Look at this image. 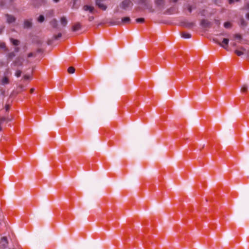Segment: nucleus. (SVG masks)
Here are the masks:
<instances>
[{"label":"nucleus","instance_id":"obj_1","mask_svg":"<svg viewBox=\"0 0 249 249\" xmlns=\"http://www.w3.org/2000/svg\"><path fill=\"white\" fill-rule=\"evenodd\" d=\"M216 36L218 37L213 38V41L221 47L227 49L229 42V39L228 38V35L226 33H223Z\"/></svg>","mask_w":249,"mask_h":249},{"label":"nucleus","instance_id":"obj_2","mask_svg":"<svg viewBox=\"0 0 249 249\" xmlns=\"http://www.w3.org/2000/svg\"><path fill=\"white\" fill-rule=\"evenodd\" d=\"M154 4L158 11H162L165 8L166 1L165 0H154Z\"/></svg>","mask_w":249,"mask_h":249},{"label":"nucleus","instance_id":"obj_3","mask_svg":"<svg viewBox=\"0 0 249 249\" xmlns=\"http://www.w3.org/2000/svg\"><path fill=\"white\" fill-rule=\"evenodd\" d=\"M131 19L129 17H126L123 18L121 20L119 19L116 21L112 20L110 22V23L112 25H121L123 23H129Z\"/></svg>","mask_w":249,"mask_h":249},{"label":"nucleus","instance_id":"obj_4","mask_svg":"<svg viewBox=\"0 0 249 249\" xmlns=\"http://www.w3.org/2000/svg\"><path fill=\"white\" fill-rule=\"evenodd\" d=\"M132 6L133 3L130 0H124L120 4V7L124 10H127L128 8Z\"/></svg>","mask_w":249,"mask_h":249},{"label":"nucleus","instance_id":"obj_5","mask_svg":"<svg viewBox=\"0 0 249 249\" xmlns=\"http://www.w3.org/2000/svg\"><path fill=\"white\" fill-rule=\"evenodd\" d=\"M8 245V241L6 236L1 238L0 240V249H5Z\"/></svg>","mask_w":249,"mask_h":249},{"label":"nucleus","instance_id":"obj_6","mask_svg":"<svg viewBox=\"0 0 249 249\" xmlns=\"http://www.w3.org/2000/svg\"><path fill=\"white\" fill-rule=\"evenodd\" d=\"M23 62V58L21 57H17L13 62L12 65H14V66H20L22 65Z\"/></svg>","mask_w":249,"mask_h":249},{"label":"nucleus","instance_id":"obj_7","mask_svg":"<svg viewBox=\"0 0 249 249\" xmlns=\"http://www.w3.org/2000/svg\"><path fill=\"white\" fill-rule=\"evenodd\" d=\"M5 17H6L7 22L9 24L15 22L16 20V18L12 15L6 14Z\"/></svg>","mask_w":249,"mask_h":249},{"label":"nucleus","instance_id":"obj_8","mask_svg":"<svg viewBox=\"0 0 249 249\" xmlns=\"http://www.w3.org/2000/svg\"><path fill=\"white\" fill-rule=\"evenodd\" d=\"M181 26L188 28V29H191L195 25V24L194 22H188L187 21H182L181 22Z\"/></svg>","mask_w":249,"mask_h":249},{"label":"nucleus","instance_id":"obj_9","mask_svg":"<svg viewBox=\"0 0 249 249\" xmlns=\"http://www.w3.org/2000/svg\"><path fill=\"white\" fill-rule=\"evenodd\" d=\"M33 23L32 19L25 20L23 23V28L25 29H30L32 27Z\"/></svg>","mask_w":249,"mask_h":249},{"label":"nucleus","instance_id":"obj_10","mask_svg":"<svg viewBox=\"0 0 249 249\" xmlns=\"http://www.w3.org/2000/svg\"><path fill=\"white\" fill-rule=\"evenodd\" d=\"M200 25L203 28H209L212 25V23L206 19H202L200 22Z\"/></svg>","mask_w":249,"mask_h":249},{"label":"nucleus","instance_id":"obj_11","mask_svg":"<svg viewBox=\"0 0 249 249\" xmlns=\"http://www.w3.org/2000/svg\"><path fill=\"white\" fill-rule=\"evenodd\" d=\"M98 118V114L95 113H91L89 114L88 119L89 121H94L97 120Z\"/></svg>","mask_w":249,"mask_h":249},{"label":"nucleus","instance_id":"obj_12","mask_svg":"<svg viewBox=\"0 0 249 249\" xmlns=\"http://www.w3.org/2000/svg\"><path fill=\"white\" fill-rule=\"evenodd\" d=\"M68 21L66 17L63 16L61 18L60 23L63 27H66L68 24Z\"/></svg>","mask_w":249,"mask_h":249},{"label":"nucleus","instance_id":"obj_13","mask_svg":"<svg viewBox=\"0 0 249 249\" xmlns=\"http://www.w3.org/2000/svg\"><path fill=\"white\" fill-rule=\"evenodd\" d=\"M83 9L85 11H89V12L91 13H93L94 11V8L93 6H90L87 5L84 6Z\"/></svg>","mask_w":249,"mask_h":249},{"label":"nucleus","instance_id":"obj_14","mask_svg":"<svg viewBox=\"0 0 249 249\" xmlns=\"http://www.w3.org/2000/svg\"><path fill=\"white\" fill-rule=\"evenodd\" d=\"M33 4L35 7H39L43 2L44 0H39L38 1L37 0H32Z\"/></svg>","mask_w":249,"mask_h":249},{"label":"nucleus","instance_id":"obj_15","mask_svg":"<svg viewBox=\"0 0 249 249\" xmlns=\"http://www.w3.org/2000/svg\"><path fill=\"white\" fill-rule=\"evenodd\" d=\"M50 23L51 25L54 28H58V22L57 20L54 18L52 19L50 22Z\"/></svg>","mask_w":249,"mask_h":249},{"label":"nucleus","instance_id":"obj_16","mask_svg":"<svg viewBox=\"0 0 249 249\" xmlns=\"http://www.w3.org/2000/svg\"><path fill=\"white\" fill-rule=\"evenodd\" d=\"M81 29V25L79 22L76 23L72 26V30L73 32H76Z\"/></svg>","mask_w":249,"mask_h":249},{"label":"nucleus","instance_id":"obj_17","mask_svg":"<svg viewBox=\"0 0 249 249\" xmlns=\"http://www.w3.org/2000/svg\"><path fill=\"white\" fill-rule=\"evenodd\" d=\"M10 41L14 45H15V46H18L19 44L20 43V41L19 40H18V39H15L13 38H11L10 39Z\"/></svg>","mask_w":249,"mask_h":249},{"label":"nucleus","instance_id":"obj_18","mask_svg":"<svg viewBox=\"0 0 249 249\" xmlns=\"http://www.w3.org/2000/svg\"><path fill=\"white\" fill-rule=\"evenodd\" d=\"M16 56V54L14 52H10L7 53V59H12L13 57Z\"/></svg>","mask_w":249,"mask_h":249},{"label":"nucleus","instance_id":"obj_19","mask_svg":"<svg viewBox=\"0 0 249 249\" xmlns=\"http://www.w3.org/2000/svg\"><path fill=\"white\" fill-rule=\"evenodd\" d=\"M181 36L185 38H190L191 37V35L189 33L182 32L181 33Z\"/></svg>","mask_w":249,"mask_h":249},{"label":"nucleus","instance_id":"obj_20","mask_svg":"<svg viewBox=\"0 0 249 249\" xmlns=\"http://www.w3.org/2000/svg\"><path fill=\"white\" fill-rule=\"evenodd\" d=\"M9 83V79L8 77L5 76L1 80V84L2 85H5Z\"/></svg>","mask_w":249,"mask_h":249},{"label":"nucleus","instance_id":"obj_21","mask_svg":"<svg viewBox=\"0 0 249 249\" xmlns=\"http://www.w3.org/2000/svg\"><path fill=\"white\" fill-rule=\"evenodd\" d=\"M0 49H2L5 51H7L5 43L0 42Z\"/></svg>","mask_w":249,"mask_h":249},{"label":"nucleus","instance_id":"obj_22","mask_svg":"<svg viewBox=\"0 0 249 249\" xmlns=\"http://www.w3.org/2000/svg\"><path fill=\"white\" fill-rule=\"evenodd\" d=\"M234 53L238 56H241L242 55L244 54V53L240 50H236L234 51Z\"/></svg>","mask_w":249,"mask_h":249},{"label":"nucleus","instance_id":"obj_23","mask_svg":"<svg viewBox=\"0 0 249 249\" xmlns=\"http://www.w3.org/2000/svg\"><path fill=\"white\" fill-rule=\"evenodd\" d=\"M248 89V87L247 85L244 84L242 86L241 90L242 92H246V91H247Z\"/></svg>","mask_w":249,"mask_h":249},{"label":"nucleus","instance_id":"obj_24","mask_svg":"<svg viewBox=\"0 0 249 249\" xmlns=\"http://www.w3.org/2000/svg\"><path fill=\"white\" fill-rule=\"evenodd\" d=\"M68 71L70 73H73L75 72V69L73 67H70L68 68Z\"/></svg>","mask_w":249,"mask_h":249},{"label":"nucleus","instance_id":"obj_25","mask_svg":"<svg viewBox=\"0 0 249 249\" xmlns=\"http://www.w3.org/2000/svg\"><path fill=\"white\" fill-rule=\"evenodd\" d=\"M6 120L5 117H0V131L2 130V127L1 126V124L4 122Z\"/></svg>","mask_w":249,"mask_h":249},{"label":"nucleus","instance_id":"obj_26","mask_svg":"<svg viewBox=\"0 0 249 249\" xmlns=\"http://www.w3.org/2000/svg\"><path fill=\"white\" fill-rule=\"evenodd\" d=\"M39 22H42L44 20V17L43 15H40L37 19Z\"/></svg>","mask_w":249,"mask_h":249},{"label":"nucleus","instance_id":"obj_27","mask_svg":"<svg viewBox=\"0 0 249 249\" xmlns=\"http://www.w3.org/2000/svg\"><path fill=\"white\" fill-rule=\"evenodd\" d=\"M21 71L18 70L16 71L15 72V76H17V77H19L21 76Z\"/></svg>","mask_w":249,"mask_h":249},{"label":"nucleus","instance_id":"obj_28","mask_svg":"<svg viewBox=\"0 0 249 249\" xmlns=\"http://www.w3.org/2000/svg\"><path fill=\"white\" fill-rule=\"evenodd\" d=\"M61 36H62V34L60 33L57 35H54L53 36V38L55 40H57L59 38H60Z\"/></svg>","mask_w":249,"mask_h":249},{"label":"nucleus","instance_id":"obj_29","mask_svg":"<svg viewBox=\"0 0 249 249\" xmlns=\"http://www.w3.org/2000/svg\"><path fill=\"white\" fill-rule=\"evenodd\" d=\"M139 3L143 4L146 7H147V2L146 0H139Z\"/></svg>","mask_w":249,"mask_h":249},{"label":"nucleus","instance_id":"obj_30","mask_svg":"<svg viewBox=\"0 0 249 249\" xmlns=\"http://www.w3.org/2000/svg\"><path fill=\"white\" fill-rule=\"evenodd\" d=\"M36 43L37 44V45L38 47H40V46H41V45L43 43V41L41 40H37L36 42Z\"/></svg>","mask_w":249,"mask_h":249},{"label":"nucleus","instance_id":"obj_31","mask_svg":"<svg viewBox=\"0 0 249 249\" xmlns=\"http://www.w3.org/2000/svg\"><path fill=\"white\" fill-rule=\"evenodd\" d=\"M224 27L226 28H229L231 27V24L229 22H226L224 24Z\"/></svg>","mask_w":249,"mask_h":249},{"label":"nucleus","instance_id":"obj_32","mask_svg":"<svg viewBox=\"0 0 249 249\" xmlns=\"http://www.w3.org/2000/svg\"><path fill=\"white\" fill-rule=\"evenodd\" d=\"M136 21L138 23H142L144 21V19L143 18H138L136 19Z\"/></svg>","mask_w":249,"mask_h":249},{"label":"nucleus","instance_id":"obj_33","mask_svg":"<svg viewBox=\"0 0 249 249\" xmlns=\"http://www.w3.org/2000/svg\"><path fill=\"white\" fill-rule=\"evenodd\" d=\"M241 24L242 26H244V27H245L247 25V23H246L245 20L243 18L241 19Z\"/></svg>","mask_w":249,"mask_h":249},{"label":"nucleus","instance_id":"obj_34","mask_svg":"<svg viewBox=\"0 0 249 249\" xmlns=\"http://www.w3.org/2000/svg\"><path fill=\"white\" fill-rule=\"evenodd\" d=\"M238 48H239V50L243 52L244 53H247V51L245 48H244L243 47H240Z\"/></svg>","mask_w":249,"mask_h":249},{"label":"nucleus","instance_id":"obj_35","mask_svg":"<svg viewBox=\"0 0 249 249\" xmlns=\"http://www.w3.org/2000/svg\"><path fill=\"white\" fill-rule=\"evenodd\" d=\"M235 37L236 38V39H241L242 38V36L241 35H239V34H236L235 35Z\"/></svg>","mask_w":249,"mask_h":249},{"label":"nucleus","instance_id":"obj_36","mask_svg":"<svg viewBox=\"0 0 249 249\" xmlns=\"http://www.w3.org/2000/svg\"><path fill=\"white\" fill-rule=\"evenodd\" d=\"M78 0H72L73 3V6H75V8H77L78 6H76V2Z\"/></svg>","mask_w":249,"mask_h":249},{"label":"nucleus","instance_id":"obj_37","mask_svg":"<svg viewBox=\"0 0 249 249\" xmlns=\"http://www.w3.org/2000/svg\"><path fill=\"white\" fill-rule=\"evenodd\" d=\"M244 8L246 10H249V2L247 3L245 6Z\"/></svg>","mask_w":249,"mask_h":249},{"label":"nucleus","instance_id":"obj_38","mask_svg":"<svg viewBox=\"0 0 249 249\" xmlns=\"http://www.w3.org/2000/svg\"><path fill=\"white\" fill-rule=\"evenodd\" d=\"M5 108L6 111H8L10 108V106L9 105H6Z\"/></svg>","mask_w":249,"mask_h":249},{"label":"nucleus","instance_id":"obj_39","mask_svg":"<svg viewBox=\"0 0 249 249\" xmlns=\"http://www.w3.org/2000/svg\"><path fill=\"white\" fill-rule=\"evenodd\" d=\"M5 118H6V120L4 121H6L7 122H10L12 120V118H6V117H5Z\"/></svg>","mask_w":249,"mask_h":249},{"label":"nucleus","instance_id":"obj_40","mask_svg":"<svg viewBox=\"0 0 249 249\" xmlns=\"http://www.w3.org/2000/svg\"><path fill=\"white\" fill-rule=\"evenodd\" d=\"M188 10L189 11V12H190V13L192 12V6L189 5L188 7Z\"/></svg>","mask_w":249,"mask_h":249},{"label":"nucleus","instance_id":"obj_41","mask_svg":"<svg viewBox=\"0 0 249 249\" xmlns=\"http://www.w3.org/2000/svg\"><path fill=\"white\" fill-rule=\"evenodd\" d=\"M4 5V2L3 1L0 2V6L3 7Z\"/></svg>","mask_w":249,"mask_h":249},{"label":"nucleus","instance_id":"obj_42","mask_svg":"<svg viewBox=\"0 0 249 249\" xmlns=\"http://www.w3.org/2000/svg\"><path fill=\"white\" fill-rule=\"evenodd\" d=\"M24 78L25 79V80H28V79H30V76H28V75H24Z\"/></svg>","mask_w":249,"mask_h":249},{"label":"nucleus","instance_id":"obj_43","mask_svg":"<svg viewBox=\"0 0 249 249\" xmlns=\"http://www.w3.org/2000/svg\"><path fill=\"white\" fill-rule=\"evenodd\" d=\"M93 19H94V17L93 16L89 17V20L90 21H91L92 20H93Z\"/></svg>","mask_w":249,"mask_h":249},{"label":"nucleus","instance_id":"obj_44","mask_svg":"<svg viewBox=\"0 0 249 249\" xmlns=\"http://www.w3.org/2000/svg\"><path fill=\"white\" fill-rule=\"evenodd\" d=\"M15 51L17 53L19 51V47H16L15 48Z\"/></svg>","mask_w":249,"mask_h":249},{"label":"nucleus","instance_id":"obj_45","mask_svg":"<svg viewBox=\"0 0 249 249\" xmlns=\"http://www.w3.org/2000/svg\"><path fill=\"white\" fill-rule=\"evenodd\" d=\"M34 54L32 53H29L28 54V57H32L33 56Z\"/></svg>","mask_w":249,"mask_h":249},{"label":"nucleus","instance_id":"obj_46","mask_svg":"<svg viewBox=\"0 0 249 249\" xmlns=\"http://www.w3.org/2000/svg\"><path fill=\"white\" fill-rule=\"evenodd\" d=\"M36 52L37 53H42L43 50L41 49H38Z\"/></svg>","mask_w":249,"mask_h":249},{"label":"nucleus","instance_id":"obj_47","mask_svg":"<svg viewBox=\"0 0 249 249\" xmlns=\"http://www.w3.org/2000/svg\"><path fill=\"white\" fill-rule=\"evenodd\" d=\"M149 11L151 13H154L155 12V10L152 8H149Z\"/></svg>","mask_w":249,"mask_h":249},{"label":"nucleus","instance_id":"obj_48","mask_svg":"<svg viewBox=\"0 0 249 249\" xmlns=\"http://www.w3.org/2000/svg\"><path fill=\"white\" fill-rule=\"evenodd\" d=\"M35 89L34 88H32L30 89V92L33 93Z\"/></svg>","mask_w":249,"mask_h":249},{"label":"nucleus","instance_id":"obj_49","mask_svg":"<svg viewBox=\"0 0 249 249\" xmlns=\"http://www.w3.org/2000/svg\"><path fill=\"white\" fill-rule=\"evenodd\" d=\"M60 0H53V1L55 2V3H57Z\"/></svg>","mask_w":249,"mask_h":249},{"label":"nucleus","instance_id":"obj_50","mask_svg":"<svg viewBox=\"0 0 249 249\" xmlns=\"http://www.w3.org/2000/svg\"><path fill=\"white\" fill-rule=\"evenodd\" d=\"M170 0L173 2H177L178 1V0Z\"/></svg>","mask_w":249,"mask_h":249},{"label":"nucleus","instance_id":"obj_51","mask_svg":"<svg viewBox=\"0 0 249 249\" xmlns=\"http://www.w3.org/2000/svg\"><path fill=\"white\" fill-rule=\"evenodd\" d=\"M234 1V0H229V3H232V2H233Z\"/></svg>","mask_w":249,"mask_h":249},{"label":"nucleus","instance_id":"obj_52","mask_svg":"<svg viewBox=\"0 0 249 249\" xmlns=\"http://www.w3.org/2000/svg\"><path fill=\"white\" fill-rule=\"evenodd\" d=\"M246 17L248 19H249V13L246 15Z\"/></svg>","mask_w":249,"mask_h":249},{"label":"nucleus","instance_id":"obj_53","mask_svg":"<svg viewBox=\"0 0 249 249\" xmlns=\"http://www.w3.org/2000/svg\"><path fill=\"white\" fill-rule=\"evenodd\" d=\"M215 23L216 24H220L218 20H215Z\"/></svg>","mask_w":249,"mask_h":249},{"label":"nucleus","instance_id":"obj_54","mask_svg":"<svg viewBox=\"0 0 249 249\" xmlns=\"http://www.w3.org/2000/svg\"><path fill=\"white\" fill-rule=\"evenodd\" d=\"M47 43L48 45H50L51 44V40H48Z\"/></svg>","mask_w":249,"mask_h":249},{"label":"nucleus","instance_id":"obj_55","mask_svg":"<svg viewBox=\"0 0 249 249\" xmlns=\"http://www.w3.org/2000/svg\"><path fill=\"white\" fill-rule=\"evenodd\" d=\"M19 87L21 88V89H22L23 88V86H20Z\"/></svg>","mask_w":249,"mask_h":249},{"label":"nucleus","instance_id":"obj_56","mask_svg":"<svg viewBox=\"0 0 249 249\" xmlns=\"http://www.w3.org/2000/svg\"><path fill=\"white\" fill-rule=\"evenodd\" d=\"M233 45L234 46H236V44H235V43H234Z\"/></svg>","mask_w":249,"mask_h":249}]
</instances>
